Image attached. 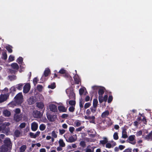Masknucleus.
I'll return each mask as SVG.
<instances>
[{"mask_svg": "<svg viewBox=\"0 0 152 152\" xmlns=\"http://www.w3.org/2000/svg\"><path fill=\"white\" fill-rule=\"evenodd\" d=\"M38 80L37 77L34 78L33 80V83L35 86L37 83Z\"/></svg>", "mask_w": 152, "mask_h": 152, "instance_id": "4d7b16f0", "label": "nucleus"}, {"mask_svg": "<svg viewBox=\"0 0 152 152\" xmlns=\"http://www.w3.org/2000/svg\"><path fill=\"white\" fill-rule=\"evenodd\" d=\"M98 99L99 102L100 103H102L103 102V99L102 96H99Z\"/></svg>", "mask_w": 152, "mask_h": 152, "instance_id": "49530a36", "label": "nucleus"}, {"mask_svg": "<svg viewBox=\"0 0 152 152\" xmlns=\"http://www.w3.org/2000/svg\"><path fill=\"white\" fill-rule=\"evenodd\" d=\"M75 106H71L69 108V111L72 113L73 112L75 111Z\"/></svg>", "mask_w": 152, "mask_h": 152, "instance_id": "4c0bfd02", "label": "nucleus"}, {"mask_svg": "<svg viewBox=\"0 0 152 152\" xmlns=\"http://www.w3.org/2000/svg\"><path fill=\"white\" fill-rule=\"evenodd\" d=\"M84 92V90L82 88H80L79 90V94L80 96H82L83 95Z\"/></svg>", "mask_w": 152, "mask_h": 152, "instance_id": "864d4df0", "label": "nucleus"}, {"mask_svg": "<svg viewBox=\"0 0 152 152\" xmlns=\"http://www.w3.org/2000/svg\"><path fill=\"white\" fill-rule=\"evenodd\" d=\"M7 55L6 52L3 53H2V58L4 60H6L7 59Z\"/></svg>", "mask_w": 152, "mask_h": 152, "instance_id": "a19ab883", "label": "nucleus"}, {"mask_svg": "<svg viewBox=\"0 0 152 152\" xmlns=\"http://www.w3.org/2000/svg\"><path fill=\"white\" fill-rule=\"evenodd\" d=\"M37 106L40 109H42L44 107V103L41 102H37L36 103Z\"/></svg>", "mask_w": 152, "mask_h": 152, "instance_id": "dca6fc26", "label": "nucleus"}, {"mask_svg": "<svg viewBox=\"0 0 152 152\" xmlns=\"http://www.w3.org/2000/svg\"><path fill=\"white\" fill-rule=\"evenodd\" d=\"M23 59L22 57H19L17 59V61L19 64H21L23 61Z\"/></svg>", "mask_w": 152, "mask_h": 152, "instance_id": "72a5a7b5", "label": "nucleus"}, {"mask_svg": "<svg viewBox=\"0 0 152 152\" xmlns=\"http://www.w3.org/2000/svg\"><path fill=\"white\" fill-rule=\"evenodd\" d=\"M63 76L65 78H71L72 79V78L69 75V74H68L67 73H65L63 75Z\"/></svg>", "mask_w": 152, "mask_h": 152, "instance_id": "09e8293b", "label": "nucleus"}, {"mask_svg": "<svg viewBox=\"0 0 152 152\" xmlns=\"http://www.w3.org/2000/svg\"><path fill=\"white\" fill-rule=\"evenodd\" d=\"M122 137L123 138H126L128 137L126 129L125 128H123L122 129Z\"/></svg>", "mask_w": 152, "mask_h": 152, "instance_id": "4468645a", "label": "nucleus"}, {"mask_svg": "<svg viewBox=\"0 0 152 152\" xmlns=\"http://www.w3.org/2000/svg\"><path fill=\"white\" fill-rule=\"evenodd\" d=\"M109 115V112L108 110H106L103 112L101 115V117L102 118H104L107 116Z\"/></svg>", "mask_w": 152, "mask_h": 152, "instance_id": "a211bd4d", "label": "nucleus"}, {"mask_svg": "<svg viewBox=\"0 0 152 152\" xmlns=\"http://www.w3.org/2000/svg\"><path fill=\"white\" fill-rule=\"evenodd\" d=\"M69 104L71 106H75L76 104V102L75 100H71L69 101Z\"/></svg>", "mask_w": 152, "mask_h": 152, "instance_id": "2f4dec72", "label": "nucleus"}, {"mask_svg": "<svg viewBox=\"0 0 152 152\" xmlns=\"http://www.w3.org/2000/svg\"><path fill=\"white\" fill-rule=\"evenodd\" d=\"M56 83L54 82L48 86V88L51 89H54L56 88Z\"/></svg>", "mask_w": 152, "mask_h": 152, "instance_id": "473e14b6", "label": "nucleus"}, {"mask_svg": "<svg viewBox=\"0 0 152 152\" xmlns=\"http://www.w3.org/2000/svg\"><path fill=\"white\" fill-rule=\"evenodd\" d=\"M48 119L50 121L55 120L57 118V116L55 115H47Z\"/></svg>", "mask_w": 152, "mask_h": 152, "instance_id": "6e6552de", "label": "nucleus"}, {"mask_svg": "<svg viewBox=\"0 0 152 152\" xmlns=\"http://www.w3.org/2000/svg\"><path fill=\"white\" fill-rule=\"evenodd\" d=\"M75 128L71 126L69 128V131L71 133H72L74 131Z\"/></svg>", "mask_w": 152, "mask_h": 152, "instance_id": "e2e57ef3", "label": "nucleus"}, {"mask_svg": "<svg viewBox=\"0 0 152 152\" xmlns=\"http://www.w3.org/2000/svg\"><path fill=\"white\" fill-rule=\"evenodd\" d=\"M96 108L97 107H95L94 106L91 107L90 108L91 112L93 113H95L96 111Z\"/></svg>", "mask_w": 152, "mask_h": 152, "instance_id": "ea45409f", "label": "nucleus"}, {"mask_svg": "<svg viewBox=\"0 0 152 152\" xmlns=\"http://www.w3.org/2000/svg\"><path fill=\"white\" fill-rule=\"evenodd\" d=\"M9 79L11 80H13L16 79V77L15 75H9L8 76Z\"/></svg>", "mask_w": 152, "mask_h": 152, "instance_id": "c9c22d12", "label": "nucleus"}, {"mask_svg": "<svg viewBox=\"0 0 152 152\" xmlns=\"http://www.w3.org/2000/svg\"><path fill=\"white\" fill-rule=\"evenodd\" d=\"M66 70L64 68H61L59 71L58 72L62 74H64L66 73Z\"/></svg>", "mask_w": 152, "mask_h": 152, "instance_id": "58836bf2", "label": "nucleus"}, {"mask_svg": "<svg viewBox=\"0 0 152 152\" xmlns=\"http://www.w3.org/2000/svg\"><path fill=\"white\" fill-rule=\"evenodd\" d=\"M39 128L40 130L43 131L45 129L46 126L44 124H42L40 125Z\"/></svg>", "mask_w": 152, "mask_h": 152, "instance_id": "f704fd0d", "label": "nucleus"}, {"mask_svg": "<svg viewBox=\"0 0 152 152\" xmlns=\"http://www.w3.org/2000/svg\"><path fill=\"white\" fill-rule=\"evenodd\" d=\"M4 115L6 117H9L11 115V113L10 111L6 110L3 112Z\"/></svg>", "mask_w": 152, "mask_h": 152, "instance_id": "b1692460", "label": "nucleus"}, {"mask_svg": "<svg viewBox=\"0 0 152 152\" xmlns=\"http://www.w3.org/2000/svg\"><path fill=\"white\" fill-rule=\"evenodd\" d=\"M11 148L8 146L5 145L4 144L1 147L0 151L2 152H6L8 151L9 150H10Z\"/></svg>", "mask_w": 152, "mask_h": 152, "instance_id": "20e7f679", "label": "nucleus"}, {"mask_svg": "<svg viewBox=\"0 0 152 152\" xmlns=\"http://www.w3.org/2000/svg\"><path fill=\"white\" fill-rule=\"evenodd\" d=\"M9 70L10 73H11L12 74H15V73L18 71L15 69H9Z\"/></svg>", "mask_w": 152, "mask_h": 152, "instance_id": "de8ad7c7", "label": "nucleus"}, {"mask_svg": "<svg viewBox=\"0 0 152 152\" xmlns=\"http://www.w3.org/2000/svg\"><path fill=\"white\" fill-rule=\"evenodd\" d=\"M69 96L70 99L72 100H75V93L72 91L70 92Z\"/></svg>", "mask_w": 152, "mask_h": 152, "instance_id": "f3484780", "label": "nucleus"}, {"mask_svg": "<svg viewBox=\"0 0 152 152\" xmlns=\"http://www.w3.org/2000/svg\"><path fill=\"white\" fill-rule=\"evenodd\" d=\"M12 68L18 71V69L19 67L18 64L15 63H13L11 65Z\"/></svg>", "mask_w": 152, "mask_h": 152, "instance_id": "2eb2a0df", "label": "nucleus"}, {"mask_svg": "<svg viewBox=\"0 0 152 152\" xmlns=\"http://www.w3.org/2000/svg\"><path fill=\"white\" fill-rule=\"evenodd\" d=\"M80 145L82 147H85L86 146V143L85 141H81L80 143Z\"/></svg>", "mask_w": 152, "mask_h": 152, "instance_id": "6e6d98bb", "label": "nucleus"}, {"mask_svg": "<svg viewBox=\"0 0 152 152\" xmlns=\"http://www.w3.org/2000/svg\"><path fill=\"white\" fill-rule=\"evenodd\" d=\"M29 135L30 137L31 138H36V136L35 134L32 132H30L29 133Z\"/></svg>", "mask_w": 152, "mask_h": 152, "instance_id": "8fccbe9b", "label": "nucleus"}, {"mask_svg": "<svg viewBox=\"0 0 152 152\" xmlns=\"http://www.w3.org/2000/svg\"><path fill=\"white\" fill-rule=\"evenodd\" d=\"M95 118L94 116H88V120L89 121L90 123H95Z\"/></svg>", "mask_w": 152, "mask_h": 152, "instance_id": "4be33fe9", "label": "nucleus"}, {"mask_svg": "<svg viewBox=\"0 0 152 152\" xmlns=\"http://www.w3.org/2000/svg\"><path fill=\"white\" fill-rule=\"evenodd\" d=\"M92 89L95 91H96L97 90H99V87L98 86H93L92 87Z\"/></svg>", "mask_w": 152, "mask_h": 152, "instance_id": "5fc2aeb1", "label": "nucleus"}, {"mask_svg": "<svg viewBox=\"0 0 152 152\" xmlns=\"http://www.w3.org/2000/svg\"><path fill=\"white\" fill-rule=\"evenodd\" d=\"M104 93V91L103 89L101 88L99 89L98 93L99 96H102Z\"/></svg>", "mask_w": 152, "mask_h": 152, "instance_id": "7c9ffc66", "label": "nucleus"}, {"mask_svg": "<svg viewBox=\"0 0 152 152\" xmlns=\"http://www.w3.org/2000/svg\"><path fill=\"white\" fill-rule=\"evenodd\" d=\"M3 142L4 144L5 145L8 146L9 147L12 148V143L10 138H6L4 140Z\"/></svg>", "mask_w": 152, "mask_h": 152, "instance_id": "f03ea898", "label": "nucleus"}, {"mask_svg": "<svg viewBox=\"0 0 152 152\" xmlns=\"http://www.w3.org/2000/svg\"><path fill=\"white\" fill-rule=\"evenodd\" d=\"M58 109L59 111L61 112H65L67 110V108L63 106H58Z\"/></svg>", "mask_w": 152, "mask_h": 152, "instance_id": "ddd939ff", "label": "nucleus"}, {"mask_svg": "<svg viewBox=\"0 0 152 152\" xmlns=\"http://www.w3.org/2000/svg\"><path fill=\"white\" fill-rule=\"evenodd\" d=\"M26 124L25 123H22L20 124L19 127L21 128H23L25 127Z\"/></svg>", "mask_w": 152, "mask_h": 152, "instance_id": "13d9d810", "label": "nucleus"}, {"mask_svg": "<svg viewBox=\"0 0 152 152\" xmlns=\"http://www.w3.org/2000/svg\"><path fill=\"white\" fill-rule=\"evenodd\" d=\"M59 132L60 134L62 135L65 132V130L64 129H60L59 130Z\"/></svg>", "mask_w": 152, "mask_h": 152, "instance_id": "680f3d73", "label": "nucleus"}, {"mask_svg": "<svg viewBox=\"0 0 152 152\" xmlns=\"http://www.w3.org/2000/svg\"><path fill=\"white\" fill-rule=\"evenodd\" d=\"M23 96L22 93H19L17 94L15 97V99H23Z\"/></svg>", "mask_w": 152, "mask_h": 152, "instance_id": "412c9836", "label": "nucleus"}, {"mask_svg": "<svg viewBox=\"0 0 152 152\" xmlns=\"http://www.w3.org/2000/svg\"><path fill=\"white\" fill-rule=\"evenodd\" d=\"M144 139L148 141L152 140V130L148 135L145 136Z\"/></svg>", "mask_w": 152, "mask_h": 152, "instance_id": "1a4fd4ad", "label": "nucleus"}, {"mask_svg": "<svg viewBox=\"0 0 152 152\" xmlns=\"http://www.w3.org/2000/svg\"><path fill=\"white\" fill-rule=\"evenodd\" d=\"M75 83L76 84H79L80 82V79L78 75L76 74L73 77Z\"/></svg>", "mask_w": 152, "mask_h": 152, "instance_id": "9d476101", "label": "nucleus"}, {"mask_svg": "<svg viewBox=\"0 0 152 152\" xmlns=\"http://www.w3.org/2000/svg\"><path fill=\"white\" fill-rule=\"evenodd\" d=\"M23 85L22 84H19L17 87V89L19 90H21L22 89Z\"/></svg>", "mask_w": 152, "mask_h": 152, "instance_id": "774afa93", "label": "nucleus"}, {"mask_svg": "<svg viewBox=\"0 0 152 152\" xmlns=\"http://www.w3.org/2000/svg\"><path fill=\"white\" fill-rule=\"evenodd\" d=\"M49 107L50 111L56 112L57 111V106L55 104H50L49 105Z\"/></svg>", "mask_w": 152, "mask_h": 152, "instance_id": "39448f33", "label": "nucleus"}, {"mask_svg": "<svg viewBox=\"0 0 152 152\" xmlns=\"http://www.w3.org/2000/svg\"><path fill=\"white\" fill-rule=\"evenodd\" d=\"M43 87L42 86L40 85H38L37 86V88L38 90L39 91H41L42 90Z\"/></svg>", "mask_w": 152, "mask_h": 152, "instance_id": "bf43d9fd", "label": "nucleus"}, {"mask_svg": "<svg viewBox=\"0 0 152 152\" xmlns=\"http://www.w3.org/2000/svg\"><path fill=\"white\" fill-rule=\"evenodd\" d=\"M52 136L54 138L57 137V135L55 131H53L52 132Z\"/></svg>", "mask_w": 152, "mask_h": 152, "instance_id": "603ef678", "label": "nucleus"}, {"mask_svg": "<svg viewBox=\"0 0 152 152\" xmlns=\"http://www.w3.org/2000/svg\"><path fill=\"white\" fill-rule=\"evenodd\" d=\"M1 131L2 133L8 135L10 131V128L8 127H6L5 124H3L2 125Z\"/></svg>", "mask_w": 152, "mask_h": 152, "instance_id": "f257e3e1", "label": "nucleus"}, {"mask_svg": "<svg viewBox=\"0 0 152 152\" xmlns=\"http://www.w3.org/2000/svg\"><path fill=\"white\" fill-rule=\"evenodd\" d=\"M91 105V104L90 102H87L84 105V107L85 109H86L89 107Z\"/></svg>", "mask_w": 152, "mask_h": 152, "instance_id": "a18cd8bd", "label": "nucleus"}, {"mask_svg": "<svg viewBox=\"0 0 152 152\" xmlns=\"http://www.w3.org/2000/svg\"><path fill=\"white\" fill-rule=\"evenodd\" d=\"M34 117L36 118H40L41 117V115L39 111H36L34 113Z\"/></svg>", "mask_w": 152, "mask_h": 152, "instance_id": "bb28decb", "label": "nucleus"}, {"mask_svg": "<svg viewBox=\"0 0 152 152\" xmlns=\"http://www.w3.org/2000/svg\"><path fill=\"white\" fill-rule=\"evenodd\" d=\"M76 139H75L72 136L70 137L68 139H66V141L68 142H72L75 141Z\"/></svg>", "mask_w": 152, "mask_h": 152, "instance_id": "aec40b11", "label": "nucleus"}, {"mask_svg": "<svg viewBox=\"0 0 152 152\" xmlns=\"http://www.w3.org/2000/svg\"><path fill=\"white\" fill-rule=\"evenodd\" d=\"M135 138V136L134 135L130 136L128 138L127 141L128 142L133 145H135L136 143V141H133Z\"/></svg>", "mask_w": 152, "mask_h": 152, "instance_id": "7ed1b4c3", "label": "nucleus"}, {"mask_svg": "<svg viewBox=\"0 0 152 152\" xmlns=\"http://www.w3.org/2000/svg\"><path fill=\"white\" fill-rule=\"evenodd\" d=\"M113 138L114 140H117L118 139V133L117 132H115L114 133L113 135Z\"/></svg>", "mask_w": 152, "mask_h": 152, "instance_id": "79ce46f5", "label": "nucleus"}, {"mask_svg": "<svg viewBox=\"0 0 152 152\" xmlns=\"http://www.w3.org/2000/svg\"><path fill=\"white\" fill-rule=\"evenodd\" d=\"M7 99V95H0V103L6 101Z\"/></svg>", "mask_w": 152, "mask_h": 152, "instance_id": "f8f14e48", "label": "nucleus"}, {"mask_svg": "<svg viewBox=\"0 0 152 152\" xmlns=\"http://www.w3.org/2000/svg\"><path fill=\"white\" fill-rule=\"evenodd\" d=\"M23 99H15V102L18 104H21L23 102Z\"/></svg>", "mask_w": 152, "mask_h": 152, "instance_id": "37998d69", "label": "nucleus"}, {"mask_svg": "<svg viewBox=\"0 0 152 152\" xmlns=\"http://www.w3.org/2000/svg\"><path fill=\"white\" fill-rule=\"evenodd\" d=\"M26 148V146L25 145H23L20 148V152H24Z\"/></svg>", "mask_w": 152, "mask_h": 152, "instance_id": "393cba45", "label": "nucleus"}, {"mask_svg": "<svg viewBox=\"0 0 152 152\" xmlns=\"http://www.w3.org/2000/svg\"><path fill=\"white\" fill-rule=\"evenodd\" d=\"M36 97L33 96H31L28 99V104L29 105L34 104L36 102Z\"/></svg>", "mask_w": 152, "mask_h": 152, "instance_id": "0eeeda50", "label": "nucleus"}, {"mask_svg": "<svg viewBox=\"0 0 152 152\" xmlns=\"http://www.w3.org/2000/svg\"><path fill=\"white\" fill-rule=\"evenodd\" d=\"M30 89V86L29 83H27L25 85L23 88V92L27 93L28 92Z\"/></svg>", "mask_w": 152, "mask_h": 152, "instance_id": "423d86ee", "label": "nucleus"}, {"mask_svg": "<svg viewBox=\"0 0 152 152\" xmlns=\"http://www.w3.org/2000/svg\"><path fill=\"white\" fill-rule=\"evenodd\" d=\"M60 146L61 147H64L65 146V144L63 140L62 139H60L59 141Z\"/></svg>", "mask_w": 152, "mask_h": 152, "instance_id": "c85d7f7f", "label": "nucleus"}, {"mask_svg": "<svg viewBox=\"0 0 152 152\" xmlns=\"http://www.w3.org/2000/svg\"><path fill=\"white\" fill-rule=\"evenodd\" d=\"M75 124L76 126L77 127L80 126L81 124L80 121L78 120L77 121H76L75 122Z\"/></svg>", "mask_w": 152, "mask_h": 152, "instance_id": "3c124183", "label": "nucleus"}, {"mask_svg": "<svg viewBox=\"0 0 152 152\" xmlns=\"http://www.w3.org/2000/svg\"><path fill=\"white\" fill-rule=\"evenodd\" d=\"M38 124L36 122H34L31 124V130L34 131H36L38 128Z\"/></svg>", "mask_w": 152, "mask_h": 152, "instance_id": "9b49d317", "label": "nucleus"}, {"mask_svg": "<svg viewBox=\"0 0 152 152\" xmlns=\"http://www.w3.org/2000/svg\"><path fill=\"white\" fill-rule=\"evenodd\" d=\"M104 140H101L100 141V143L102 145H104L107 143L108 142L107 139L106 137L104 138Z\"/></svg>", "mask_w": 152, "mask_h": 152, "instance_id": "cd10ccee", "label": "nucleus"}, {"mask_svg": "<svg viewBox=\"0 0 152 152\" xmlns=\"http://www.w3.org/2000/svg\"><path fill=\"white\" fill-rule=\"evenodd\" d=\"M142 121L143 122V123L145 124H147V121L144 115H143V117L142 119Z\"/></svg>", "mask_w": 152, "mask_h": 152, "instance_id": "0e129e2a", "label": "nucleus"}, {"mask_svg": "<svg viewBox=\"0 0 152 152\" xmlns=\"http://www.w3.org/2000/svg\"><path fill=\"white\" fill-rule=\"evenodd\" d=\"M98 101L97 99H94L93 100V106L97 107Z\"/></svg>", "mask_w": 152, "mask_h": 152, "instance_id": "c756f323", "label": "nucleus"}, {"mask_svg": "<svg viewBox=\"0 0 152 152\" xmlns=\"http://www.w3.org/2000/svg\"><path fill=\"white\" fill-rule=\"evenodd\" d=\"M84 103V102L82 100H80L79 102V106L80 109H81L83 107V104Z\"/></svg>", "mask_w": 152, "mask_h": 152, "instance_id": "e433bc0d", "label": "nucleus"}, {"mask_svg": "<svg viewBox=\"0 0 152 152\" xmlns=\"http://www.w3.org/2000/svg\"><path fill=\"white\" fill-rule=\"evenodd\" d=\"M20 131L18 130H16L14 132V135L16 137H18L20 136Z\"/></svg>", "mask_w": 152, "mask_h": 152, "instance_id": "a878e982", "label": "nucleus"}, {"mask_svg": "<svg viewBox=\"0 0 152 152\" xmlns=\"http://www.w3.org/2000/svg\"><path fill=\"white\" fill-rule=\"evenodd\" d=\"M108 98V96L107 95H105L104 97H103V101H104L105 102H106Z\"/></svg>", "mask_w": 152, "mask_h": 152, "instance_id": "338daca9", "label": "nucleus"}, {"mask_svg": "<svg viewBox=\"0 0 152 152\" xmlns=\"http://www.w3.org/2000/svg\"><path fill=\"white\" fill-rule=\"evenodd\" d=\"M9 59L10 61H12L14 60V57L11 55L9 56Z\"/></svg>", "mask_w": 152, "mask_h": 152, "instance_id": "052dcab7", "label": "nucleus"}, {"mask_svg": "<svg viewBox=\"0 0 152 152\" xmlns=\"http://www.w3.org/2000/svg\"><path fill=\"white\" fill-rule=\"evenodd\" d=\"M113 99V97L112 95H110L109 96L107 102L108 103H110L112 101Z\"/></svg>", "mask_w": 152, "mask_h": 152, "instance_id": "c03bdc74", "label": "nucleus"}, {"mask_svg": "<svg viewBox=\"0 0 152 152\" xmlns=\"http://www.w3.org/2000/svg\"><path fill=\"white\" fill-rule=\"evenodd\" d=\"M5 48L9 53H11L12 52V46L10 45H8L6 46Z\"/></svg>", "mask_w": 152, "mask_h": 152, "instance_id": "5701e85b", "label": "nucleus"}, {"mask_svg": "<svg viewBox=\"0 0 152 152\" xmlns=\"http://www.w3.org/2000/svg\"><path fill=\"white\" fill-rule=\"evenodd\" d=\"M20 112V110L19 108L16 109L15 110V112L16 114H19Z\"/></svg>", "mask_w": 152, "mask_h": 152, "instance_id": "69168bd1", "label": "nucleus"}, {"mask_svg": "<svg viewBox=\"0 0 152 152\" xmlns=\"http://www.w3.org/2000/svg\"><path fill=\"white\" fill-rule=\"evenodd\" d=\"M50 72V71L49 69L48 68H46L44 71V75L45 77L48 76Z\"/></svg>", "mask_w": 152, "mask_h": 152, "instance_id": "6ab92c4d", "label": "nucleus"}]
</instances>
